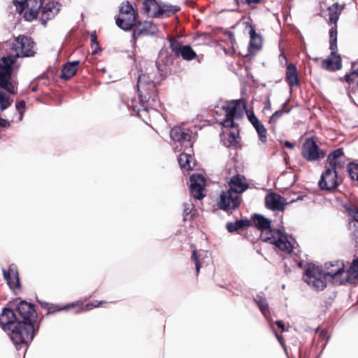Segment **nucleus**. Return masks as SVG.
Instances as JSON below:
<instances>
[{"label": "nucleus", "instance_id": "obj_1", "mask_svg": "<svg viewBox=\"0 0 358 358\" xmlns=\"http://www.w3.org/2000/svg\"><path fill=\"white\" fill-rule=\"evenodd\" d=\"M17 314L11 308H4L0 315V326L8 335L17 350L27 348L33 341L38 330V317L34 306L25 301H20L17 307Z\"/></svg>", "mask_w": 358, "mask_h": 358}, {"label": "nucleus", "instance_id": "obj_2", "mask_svg": "<svg viewBox=\"0 0 358 358\" xmlns=\"http://www.w3.org/2000/svg\"><path fill=\"white\" fill-rule=\"evenodd\" d=\"M137 89L139 101L131 99L126 103L129 110L136 113L141 117V113L146 112L149 109H156L159 105V96L156 85L149 74H141L137 81Z\"/></svg>", "mask_w": 358, "mask_h": 358}, {"label": "nucleus", "instance_id": "obj_3", "mask_svg": "<svg viewBox=\"0 0 358 358\" xmlns=\"http://www.w3.org/2000/svg\"><path fill=\"white\" fill-rule=\"evenodd\" d=\"M255 226L261 230L260 238L264 242L274 245L280 251L296 255L298 244L293 237L281 229H271V221L261 215H255L253 219Z\"/></svg>", "mask_w": 358, "mask_h": 358}, {"label": "nucleus", "instance_id": "obj_4", "mask_svg": "<svg viewBox=\"0 0 358 358\" xmlns=\"http://www.w3.org/2000/svg\"><path fill=\"white\" fill-rule=\"evenodd\" d=\"M343 6L339 10V4L334 3L328 8L329 25H332L329 29V49L331 53L328 58L324 59L322 62L323 69L328 71L339 70L342 67L341 57L337 52V22L339 19Z\"/></svg>", "mask_w": 358, "mask_h": 358}, {"label": "nucleus", "instance_id": "obj_5", "mask_svg": "<svg viewBox=\"0 0 358 358\" xmlns=\"http://www.w3.org/2000/svg\"><path fill=\"white\" fill-rule=\"evenodd\" d=\"M170 137L174 141L175 149L182 152L178 158L180 167L186 170L192 169L190 164L192 155L190 152H186L187 150L192 152L193 143L191 131L183 126L175 127L170 131Z\"/></svg>", "mask_w": 358, "mask_h": 358}, {"label": "nucleus", "instance_id": "obj_6", "mask_svg": "<svg viewBox=\"0 0 358 358\" xmlns=\"http://www.w3.org/2000/svg\"><path fill=\"white\" fill-rule=\"evenodd\" d=\"M5 45L14 51L15 55H10L14 57V62L18 57H33L36 54L34 41L31 37L24 35H20L13 42H6Z\"/></svg>", "mask_w": 358, "mask_h": 358}, {"label": "nucleus", "instance_id": "obj_7", "mask_svg": "<svg viewBox=\"0 0 358 358\" xmlns=\"http://www.w3.org/2000/svg\"><path fill=\"white\" fill-rule=\"evenodd\" d=\"M225 112V117L221 122L224 127L234 128L236 127L235 120L241 118L245 109V103L243 99H236L227 101L222 106Z\"/></svg>", "mask_w": 358, "mask_h": 358}, {"label": "nucleus", "instance_id": "obj_8", "mask_svg": "<svg viewBox=\"0 0 358 358\" xmlns=\"http://www.w3.org/2000/svg\"><path fill=\"white\" fill-rule=\"evenodd\" d=\"M14 57H11L10 55L3 56L0 60V87L5 89L10 94H15V87L10 82L13 73V65Z\"/></svg>", "mask_w": 358, "mask_h": 358}, {"label": "nucleus", "instance_id": "obj_9", "mask_svg": "<svg viewBox=\"0 0 358 358\" xmlns=\"http://www.w3.org/2000/svg\"><path fill=\"white\" fill-rule=\"evenodd\" d=\"M305 282L315 290H322L327 287L326 275L322 270L313 264H308L303 276Z\"/></svg>", "mask_w": 358, "mask_h": 358}, {"label": "nucleus", "instance_id": "obj_10", "mask_svg": "<svg viewBox=\"0 0 358 358\" xmlns=\"http://www.w3.org/2000/svg\"><path fill=\"white\" fill-rule=\"evenodd\" d=\"M13 3L19 13L27 9L24 15V19L27 21H31L37 17L43 4V0H13Z\"/></svg>", "mask_w": 358, "mask_h": 358}, {"label": "nucleus", "instance_id": "obj_11", "mask_svg": "<svg viewBox=\"0 0 358 358\" xmlns=\"http://www.w3.org/2000/svg\"><path fill=\"white\" fill-rule=\"evenodd\" d=\"M301 155L308 162H316L324 159L326 153L320 148L313 137H309L302 145Z\"/></svg>", "mask_w": 358, "mask_h": 358}, {"label": "nucleus", "instance_id": "obj_12", "mask_svg": "<svg viewBox=\"0 0 358 358\" xmlns=\"http://www.w3.org/2000/svg\"><path fill=\"white\" fill-rule=\"evenodd\" d=\"M241 203V196L230 189L222 191L219 196L217 205L222 210H234L238 207Z\"/></svg>", "mask_w": 358, "mask_h": 358}, {"label": "nucleus", "instance_id": "obj_13", "mask_svg": "<svg viewBox=\"0 0 358 358\" xmlns=\"http://www.w3.org/2000/svg\"><path fill=\"white\" fill-rule=\"evenodd\" d=\"M43 308L48 310V313L52 314L61 310H68L71 308H78L74 313H80L83 312H87L89 310L90 302L87 300H85L84 302L78 301L76 302H73L71 303L66 304L64 306H59L57 305H54L48 303H42Z\"/></svg>", "mask_w": 358, "mask_h": 358}, {"label": "nucleus", "instance_id": "obj_14", "mask_svg": "<svg viewBox=\"0 0 358 358\" xmlns=\"http://www.w3.org/2000/svg\"><path fill=\"white\" fill-rule=\"evenodd\" d=\"M318 185L322 190L332 191L336 189L339 185L336 170L334 168H327L322 174Z\"/></svg>", "mask_w": 358, "mask_h": 358}, {"label": "nucleus", "instance_id": "obj_15", "mask_svg": "<svg viewBox=\"0 0 358 358\" xmlns=\"http://www.w3.org/2000/svg\"><path fill=\"white\" fill-rule=\"evenodd\" d=\"M190 195L196 199L201 200L204 196L203 191L206 186V179L201 174H193L190 176Z\"/></svg>", "mask_w": 358, "mask_h": 358}, {"label": "nucleus", "instance_id": "obj_16", "mask_svg": "<svg viewBox=\"0 0 358 358\" xmlns=\"http://www.w3.org/2000/svg\"><path fill=\"white\" fill-rule=\"evenodd\" d=\"M158 33L157 26L149 21L138 23L134 29L132 38L134 42L136 38L142 36H156Z\"/></svg>", "mask_w": 358, "mask_h": 358}, {"label": "nucleus", "instance_id": "obj_17", "mask_svg": "<svg viewBox=\"0 0 358 358\" xmlns=\"http://www.w3.org/2000/svg\"><path fill=\"white\" fill-rule=\"evenodd\" d=\"M59 4L53 1H49L46 3L42 5L40 15V21L44 26L46 25L47 22L53 18L59 12Z\"/></svg>", "mask_w": 358, "mask_h": 358}, {"label": "nucleus", "instance_id": "obj_18", "mask_svg": "<svg viewBox=\"0 0 358 358\" xmlns=\"http://www.w3.org/2000/svg\"><path fill=\"white\" fill-rule=\"evenodd\" d=\"M325 267L328 270L325 275L332 278L335 282L339 284V280L346 276L345 266L343 262L337 261L335 264L331 262L326 263Z\"/></svg>", "mask_w": 358, "mask_h": 358}, {"label": "nucleus", "instance_id": "obj_19", "mask_svg": "<svg viewBox=\"0 0 358 358\" xmlns=\"http://www.w3.org/2000/svg\"><path fill=\"white\" fill-rule=\"evenodd\" d=\"M287 203L280 194L272 192L265 197V206L268 209L273 211H283Z\"/></svg>", "mask_w": 358, "mask_h": 358}, {"label": "nucleus", "instance_id": "obj_20", "mask_svg": "<svg viewBox=\"0 0 358 358\" xmlns=\"http://www.w3.org/2000/svg\"><path fill=\"white\" fill-rule=\"evenodd\" d=\"M170 48L176 55H181L184 59L187 61L194 59L196 56L191 46L182 45L173 40L171 41Z\"/></svg>", "mask_w": 358, "mask_h": 358}, {"label": "nucleus", "instance_id": "obj_21", "mask_svg": "<svg viewBox=\"0 0 358 358\" xmlns=\"http://www.w3.org/2000/svg\"><path fill=\"white\" fill-rule=\"evenodd\" d=\"M229 189L240 195L248 188V184L245 182L244 176L236 175L229 182Z\"/></svg>", "mask_w": 358, "mask_h": 358}, {"label": "nucleus", "instance_id": "obj_22", "mask_svg": "<svg viewBox=\"0 0 358 358\" xmlns=\"http://www.w3.org/2000/svg\"><path fill=\"white\" fill-rule=\"evenodd\" d=\"M136 20V13L129 15H120L115 19V23L120 29L128 31L131 29L135 24Z\"/></svg>", "mask_w": 358, "mask_h": 358}, {"label": "nucleus", "instance_id": "obj_23", "mask_svg": "<svg viewBox=\"0 0 358 358\" xmlns=\"http://www.w3.org/2000/svg\"><path fill=\"white\" fill-rule=\"evenodd\" d=\"M2 272L4 279L7 281L8 285L11 289L19 288L20 287L18 273L16 269L13 268V265L10 266L8 271L3 269Z\"/></svg>", "mask_w": 358, "mask_h": 358}, {"label": "nucleus", "instance_id": "obj_24", "mask_svg": "<svg viewBox=\"0 0 358 358\" xmlns=\"http://www.w3.org/2000/svg\"><path fill=\"white\" fill-rule=\"evenodd\" d=\"M285 79L291 87H294L299 85V80L298 71L295 64L290 63L287 65Z\"/></svg>", "mask_w": 358, "mask_h": 358}, {"label": "nucleus", "instance_id": "obj_25", "mask_svg": "<svg viewBox=\"0 0 358 358\" xmlns=\"http://www.w3.org/2000/svg\"><path fill=\"white\" fill-rule=\"evenodd\" d=\"M78 61H74L64 64L61 70V73L59 76L60 78L66 80L71 78L76 74L78 70Z\"/></svg>", "mask_w": 358, "mask_h": 358}, {"label": "nucleus", "instance_id": "obj_26", "mask_svg": "<svg viewBox=\"0 0 358 358\" xmlns=\"http://www.w3.org/2000/svg\"><path fill=\"white\" fill-rule=\"evenodd\" d=\"M250 40L248 49L250 53L254 54L261 49L262 39L261 36L257 34L252 27L250 30Z\"/></svg>", "mask_w": 358, "mask_h": 358}, {"label": "nucleus", "instance_id": "obj_27", "mask_svg": "<svg viewBox=\"0 0 358 358\" xmlns=\"http://www.w3.org/2000/svg\"><path fill=\"white\" fill-rule=\"evenodd\" d=\"M179 10L180 7L178 6L162 3L160 8L157 11V16L159 18L168 17L174 15Z\"/></svg>", "mask_w": 358, "mask_h": 358}, {"label": "nucleus", "instance_id": "obj_28", "mask_svg": "<svg viewBox=\"0 0 358 358\" xmlns=\"http://www.w3.org/2000/svg\"><path fill=\"white\" fill-rule=\"evenodd\" d=\"M161 3L156 0H145L143 2L144 9L148 15L152 17H158L157 11L160 8Z\"/></svg>", "mask_w": 358, "mask_h": 358}, {"label": "nucleus", "instance_id": "obj_29", "mask_svg": "<svg viewBox=\"0 0 358 358\" xmlns=\"http://www.w3.org/2000/svg\"><path fill=\"white\" fill-rule=\"evenodd\" d=\"M346 276H344L339 280V284L342 285L348 281L349 277L352 275L355 278H358V258L353 259L350 266V268L345 271Z\"/></svg>", "mask_w": 358, "mask_h": 358}, {"label": "nucleus", "instance_id": "obj_30", "mask_svg": "<svg viewBox=\"0 0 358 358\" xmlns=\"http://www.w3.org/2000/svg\"><path fill=\"white\" fill-rule=\"evenodd\" d=\"M254 300L263 315L268 319L270 316V311L266 299L260 295H257Z\"/></svg>", "mask_w": 358, "mask_h": 358}, {"label": "nucleus", "instance_id": "obj_31", "mask_svg": "<svg viewBox=\"0 0 358 358\" xmlns=\"http://www.w3.org/2000/svg\"><path fill=\"white\" fill-rule=\"evenodd\" d=\"M344 154L342 148H338L331 152L327 157V162L330 164V168L336 169L337 159Z\"/></svg>", "mask_w": 358, "mask_h": 358}, {"label": "nucleus", "instance_id": "obj_32", "mask_svg": "<svg viewBox=\"0 0 358 358\" xmlns=\"http://www.w3.org/2000/svg\"><path fill=\"white\" fill-rule=\"evenodd\" d=\"M91 49H92L91 55H99L102 51V49L99 46L98 41L96 40L95 31L91 33Z\"/></svg>", "mask_w": 358, "mask_h": 358}, {"label": "nucleus", "instance_id": "obj_33", "mask_svg": "<svg viewBox=\"0 0 358 358\" xmlns=\"http://www.w3.org/2000/svg\"><path fill=\"white\" fill-rule=\"evenodd\" d=\"M290 112L289 109L286 110H283L282 109H280L275 111L269 119V124L273 125V129H275L274 126L277 123L278 120L282 117L284 113H289Z\"/></svg>", "mask_w": 358, "mask_h": 358}, {"label": "nucleus", "instance_id": "obj_34", "mask_svg": "<svg viewBox=\"0 0 358 358\" xmlns=\"http://www.w3.org/2000/svg\"><path fill=\"white\" fill-rule=\"evenodd\" d=\"M136 13L132 5L129 2L126 1L122 3L120 7V15H129Z\"/></svg>", "mask_w": 358, "mask_h": 358}, {"label": "nucleus", "instance_id": "obj_35", "mask_svg": "<svg viewBox=\"0 0 358 358\" xmlns=\"http://www.w3.org/2000/svg\"><path fill=\"white\" fill-rule=\"evenodd\" d=\"M96 76H100L101 79L102 80V82L103 83H109L110 81H114L112 80L111 76L108 73H107L105 68H96Z\"/></svg>", "mask_w": 358, "mask_h": 358}, {"label": "nucleus", "instance_id": "obj_36", "mask_svg": "<svg viewBox=\"0 0 358 358\" xmlns=\"http://www.w3.org/2000/svg\"><path fill=\"white\" fill-rule=\"evenodd\" d=\"M238 125L236 124V127L235 131H230L229 133V139H228V143H225L227 146L231 147L234 146L237 143V137L238 136V130L237 129Z\"/></svg>", "mask_w": 358, "mask_h": 358}, {"label": "nucleus", "instance_id": "obj_37", "mask_svg": "<svg viewBox=\"0 0 358 358\" xmlns=\"http://www.w3.org/2000/svg\"><path fill=\"white\" fill-rule=\"evenodd\" d=\"M348 171L351 179L358 181V164L350 163L348 165Z\"/></svg>", "mask_w": 358, "mask_h": 358}, {"label": "nucleus", "instance_id": "obj_38", "mask_svg": "<svg viewBox=\"0 0 358 358\" xmlns=\"http://www.w3.org/2000/svg\"><path fill=\"white\" fill-rule=\"evenodd\" d=\"M11 102L9 100V97L7 96L2 91L0 90V109L1 111L6 109L10 106Z\"/></svg>", "mask_w": 358, "mask_h": 358}, {"label": "nucleus", "instance_id": "obj_39", "mask_svg": "<svg viewBox=\"0 0 358 358\" xmlns=\"http://www.w3.org/2000/svg\"><path fill=\"white\" fill-rule=\"evenodd\" d=\"M247 116L249 122L252 124L255 129H257V127H259L262 124V123L259 120V119L256 117L252 111L247 112Z\"/></svg>", "mask_w": 358, "mask_h": 358}, {"label": "nucleus", "instance_id": "obj_40", "mask_svg": "<svg viewBox=\"0 0 358 358\" xmlns=\"http://www.w3.org/2000/svg\"><path fill=\"white\" fill-rule=\"evenodd\" d=\"M255 130L258 134L259 140L262 143H266L267 141V131H266V129L265 128L264 125L262 124L259 127H257V129H255Z\"/></svg>", "mask_w": 358, "mask_h": 358}, {"label": "nucleus", "instance_id": "obj_41", "mask_svg": "<svg viewBox=\"0 0 358 358\" xmlns=\"http://www.w3.org/2000/svg\"><path fill=\"white\" fill-rule=\"evenodd\" d=\"M194 210V206L192 203H184V210H183V216L184 220L192 219L193 215H192V211Z\"/></svg>", "mask_w": 358, "mask_h": 358}, {"label": "nucleus", "instance_id": "obj_42", "mask_svg": "<svg viewBox=\"0 0 358 358\" xmlns=\"http://www.w3.org/2000/svg\"><path fill=\"white\" fill-rule=\"evenodd\" d=\"M234 224L236 228H237V231L249 227L251 224L250 221L248 220H239L234 222Z\"/></svg>", "mask_w": 358, "mask_h": 358}, {"label": "nucleus", "instance_id": "obj_43", "mask_svg": "<svg viewBox=\"0 0 358 358\" xmlns=\"http://www.w3.org/2000/svg\"><path fill=\"white\" fill-rule=\"evenodd\" d=\"M192 259L194 262L196 274L198 275L199 273V269H200V264H199V259H198V257H197L196 249H194L193 251H192Z\"/></svg>", "mask_w": 358, "mask_h": 358}, {"label": "nucleus", "instance_id": "obj_44", "mask_svg": "<svg viewBox=\"0 0 358 358\" xmlns=\"http://www.w3.org/2000/svg\"><path fill=\"white\" fill-rule=\"evenodd\" d=\"M26 103L24 100H21L20 101L16 102L15 107L19 110L20 113V119L22 117L24 108H25Z\"/></svg>", "mask_w": 358, "mask_h": 358}, {"label": "nucleus", "instance_id": "obj_45", "mask_svg": "<svg viewBox=\"0 0 358 358\" xmlns=\"http://www.w3.org/2000/svg\"><path fill=\"white\" fill-rule=\"evenodd\" d=\"M348 225L354 236H358V222H349Z\"/></svg>", "mask_w": 358, "mask_h": 358}, {"label": "nucleus", "instance_id": "obj_46", "mask_svg": "<svg viewBox=\"0 0 358 358\" xmlns=\"http://www.w3.org/2000/svg\"><path fill=\"white\" fill-rule=\"evenodd\" d=\"M234 1L236 3L238 6H239L241 3H246L249 6H251L253 4L259 3L262 1V0H234Z\"/></svg>", "mask_w": 358, "mask_h": 358}, {"label": "nucleus", "instance_id": "obj_47", "mask_svg": "<svg viewBox=\"0 0 358 358\" xmlns=\"http://www.w3.org/2000/svg\"><path fill=\"white\" fill-rule=\"evenodd\" d=\"M349 215L351 217V220L349 222H358V209L353 208L349 211Z\"/></svg>", "mask_w": 358, "mask_h": 358}, {"label": "nucleus", "instance_id": "obj_48", "mask_svg": "<svg viewBox=\"0 0 358 358\" xmlns=\"http://www.w3.org/2000/svg\"><path fill=\"white\" fill-rule=\"evenodd\" d=\"M271 328H272V329H273V333H274V334H275V336L276 338H277V339H278V341H279L280 344L283 348H285V341H284V339H283L282 336H280V335L277 333L276 330L275 329V328H274L273 326H271Z\"/></svg>", "mask_w": 358, "mask_h": 358}, {"label": "nucleus", "instance_id": "obj_49", "mask_svg": "<svg viewBox=\"0 0 358 358\" xmlns=\"http://www.w3.org/2000/svg\"><path fill=\"white\" fill-rule=\"evenodd\" d=\"M10 127V123L8 120L3 119L0 117V127L1 128H8Z\"/></svg>", "mask_w": 358, "mask_h": 358}, {"label": "nucleus", "instance_id": "obj_50", "mask_svg": "<svg viewBox=\"0 0 358 358\" xmlns=\"http://www.w3.org/2000/svg\"><path fill=\"white\" fill-rule=\"evenodd\" d=\"M226 227L229 232H234L237 231V228H236V227L234 226V222H228Z\"/></svg>", "mask_w": 358, "mask_h": 358}, {"label": "nucleus", "instance_id": "obj_51", "mask_svg": "<svg viewBox=\"0 0 358 358\" xmlns=\"http://www.w3.org/2000/svg\"><path fill=\"white\" fill-rule=\"evenodd\" d=\"M279 59H280V63L283 65V64H287V57L285 56V55L282 52L280 56H279Z\"/></svg>", "mask_w": 358, "mask_h": 358}, {"label": "nucleus", "instance_id": "obj_52", "mask_svg": "<svg viewBox=\"0 0 358 358\" xmlns=\"http://www.w3.org/2000/svg\"><path fill=\"white\" fill-rule=\"evenodd\" d=\"M275 324H277V326L278 327V328H280L282 331H285V324L284 323L282 322V321L281 320H277L275 322Z\"/></svg>", "mask_w": 358, "mask_h": 358}, {"label": "nucleus", "instance_id": "obj_53", "mask_svg": "<svg viewBox=\"0 0 358 358\" xmlns=\"http://www.w3.org/2000/svg\"><path fill=\"white\" fill-rule=\"evenodd\" d=\"M102 303H103V301L98 302L97 301H95L91 302L90 306H91V308H92V307L96 308V307H99Z\"/></svg>", "mask_w": 358, "mask_h": 358}, {"label": "nucleus", "instance_id": "obj_54", "mask_svg": "<svg viewBox=\"0 0 358 358\" xmlns=\"http://www.w3.org/2000/svg\"><path fill=\"white\" fill-rule=\"evenodd\" d=\"M285 146L287 147V148H294V143L288 141H286L284 143Z\"/></svg>", "mask_w": 358, "mask_h": 358}, {"label": "nucleus", "instance_id": "obj_55", "mask_svg": "<svg viewBox=\"0 0 358 358\" xmlns=\"http://www.w3.org/2000/svg\"><path fill=\"white\" fill-rule=\"evenodd\" d=\"M290 100L289 99H287L286 101L282 105V107L280 109H282L283 110H286V107L287 106V105L289 104Z\"/></svg>", "mask_w": 358, "mask_h": 358}, {"label": "nucleus", "instance_id": "obj_56", "mask_svg": "<svg viewBox=\"0 0 358 358\" xmlns=\"http://www.w3.org/2000/svg\"><path fill=\"white\" fill-rule=\"evenodd\" d=\"M301 197L300 196H298L296 199H292V200H290L289 202H294V201H299V200H301Z\"/></svg>", "mask_w": 358, "mask_h": 358}, {"label": "nucleus", "instance_id": "obj_57", "mask_svg": "<svg viewBox=\"0 0 358 358\" xmlns=\"http://www.w3.org/2000/svg\"><path fill=\"white\" fill-rule=\"evenodd\" d=\"M327 331H322L321 332V334H320V335H321L322 337H325V336H327Z\"/></svg>", "mask_w": 358, "mask_h": 358}, {"label": "nucleus", "instance_id": "obj_58", "mask_svg": "<svg viewBox=\"0 0 358 358\" xmlns=\"http://www.w3.org/2000/svg\"><path fill=\"white\" fill-rule=\"evenodd\" d=\"M12 282H15V279H14V277L13 275H12Z\"/></svg>", "mask_w": 358, "mask_h": 358}, {"label": "nucleus", "instance_id": "obj_59", "mask_svg": "<svg viewBox=\"0 0 358 358\" xmlns=\"http://www.w3.org/2000/svg\"><path fill=\"white\" fill-rule=\"evenodd\" d=\"M234 37V36L232 34H230V39L232 40V38Z\"/></svg>", "mask_w": 358, "mask_h": 358}, {"label": "nucleus", "instance_id": "obj_60", "mask_svg": "<svg viewBox=\"0 0 358 358\" xmlns=\"http://www.w3.org/2000/svg\"><path fill=\"white\" fill-rule=\"evenodd\" d=\"M32 90H33V91H36V87H33V88H32Z\"/></svg>", "mask_w": 358, "mask_h": 358}]
</instances>
